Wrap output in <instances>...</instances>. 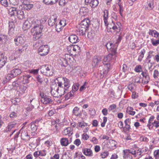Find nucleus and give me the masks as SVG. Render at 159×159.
Segmentation results:
<instances>
[{"mask_svg": "<svg viewBox=\"0 0 159 159\" xmlns=\"http://www.w3.org/2000/svg\"><path fill=\"white\" fill-rule=\"evenodd\" d=\"M57 82L53 83L51 87V92L54 94H64L66 91L68 90L70 87L69 80L66 78L60 77L56 79Z\"/></svg>", "mask_w": 159, "mask_h": 159, "instance_id": "nucleus-1", "label": "nucleus"}, {"mask_svg": "<svg viewBox=\"0 0 159 159\" xmlns=\"http://www.w3.org/2000/svg\"><path fill=\"white\" fill-rule=\"evenodd\" d=\"M103 20L105 25L107 26V30L109 32L113 33L114 34H116L117 33L120 31V23L117 22L115 25L112 21V23L108 24V12L107 10H105L103 11Z\"/></svg>", "mask_w": 159, "mask_h": 159, "instance_id": "nucleus-2", "label": "nucleus"}, {"mask_svg": "<svg viewBox=\"0 0 159 159\" xmlns=\"http://www.w3.org/2000/svg\"><path fill=\"white\" fill-rule=\"evenodd\" d=\"M33 25H34L31 30V33L33 36V40H36L38 39L41 35L43 26L41 24L40 21L36 19H35V23Z\"/></svg>", "mask_w": 159, "mask_h": 159, "instance_id": "nucleus-3", "label": "nucleus"}, {"mask_svg": "<svg viewBox=\"0 0 159 159\" xmlns=\"http://www.w3.org/2000/svg\"><path fill=\"white\" fill-rule=\"evenodd\" d=\"M40 70L42 73L47 76L52 75L53 74L52 68L51 66L43 65L41 67Z\"/></svg>", "mask_w": 159, "mask_h": 159, "instance_id": "nucleus-4", "label": "nucleus"}, {"mask_svg": "<svg viewBox=\"0 0 159 159\" xmlns=\"http://www.w3.org/2000/svg\"><path fill=\"white\" fill-rule=\"evenodd\" d=\"M35 20L33 19V18L30 19L26 20L23 24V29L25 30L29 29L30 27H33L34 25H33L35 21Z\"/></svg>", "mask_w": 159, "mask_h": 159, "instance_id": "nucleus-5", "label": "nucleus"}, {"mask_svg": "<svg viewBox=\"0 0 159 159\" xmlns=\"http://www.w3.org/2000/svg\"><path fill=\"white\" fill-rule=\"evenodd\" d=\"M49 51V48L48 45L41 46L38 49L39 54L41 56L47 55Z\"/></svg>", "mask_w": 159, "mask_h": 159, "instance_id": "nucleus-6", "label": "nucleus"}, {"mask_svg": "<svg viewBox=\"0 0 159 159\" xmlns=\"http://www.w3.org/2000/svg\"><path fill=\"white\" fill-rule=\"evenodd\" d=\"M85 2L86 4H89L90 6L93 8L96 7L99 3L98 0H85Z\"/></svg>", "mask_w": 159, "mask_h": 159, "instance_id": "nucleus-7", "label": "nucleus"}, {"mask_svg": "<svg viewBox=\"0 0 159 159\" xmlns=\"http://www.w3.org/2000/svg\"><path fill=\"white\" fill-rule=\"evenodd\" d=\"M110 66H107L105 67V68L102 66H100L99 68L100 70V74L101 75V78L104 77V75H106L108 73L109 71V68Z\"/></svg>", "mask_w": 159, "mask_h": 159, "instance_id": "nucleus-8", "label": "nucleus"}, {"mask_svg": "<svg viewBox=\"0 0 159 159\" xmlns=\"http://www.w3.org/2000/svg\"><path fill=\"white\" fill-rule=\"evenodd\" d=\"M47 154L46 150L43 149L38 150L34 152L33 153L34 156L35 157L39 156L42 157H45Z\"/></svg>", "mask_w": 159, "mask_h": 159, "instance_id": "nucleus-9", "label": "nucleus"}, {"mask_svg": "<svg viewBox=\"0 0 159 159\" xmlns=\"http://www.w3.org/2000/svg\"><path fill=\"white\" fill-rule=\"evenodd\" d=\"M57 16L56 15H52L48 21L49 25L51 26H53L56 23L57 21Z\"/></svg>", "mask_w": 159, "mask_h": 159, "instance_id": "nucleus-10", "label": "nucleus"}, {"mask_svg": "<svg viewBox=\"0 0 159 159\" xmlns=\"http://www.w3.org/2000/svg\"><path fill=\"white\" fill-rule=\"evenodd\" d=\"M16 44L17 45L23 44L25 41V38L24 37L18 36L17 38L14 39Z\"/></svg>", "mask_w": 159, "mask_h": 159, "instance_id": "nucleus-11", "label": "nucleus"}, {"mask_svg": "<svg viewBox=\"0 0 159 159\" xmlns=\"http://www.w3.org/2000/svg\"><path fill=\"white\" fill-rule=\"evenodd\" d=\"M141 75L144 78L142 80V83L143 84H147L149 82L150 79L148 73L146 72H142Z\"/></svg>", "mask_w": 159, "mask_h": 159, "instance_id": "nucleus-12", "label": "nucleus"}, {"mask_svg": "<svg viewBox=\"0 0 159 159\" xmlns=\"http://www.w3.org/2000/svg\"><path fill=\"white\" fill-rule=\"evenodd\" d=\"M21 139L23 140H30V138L28 135L27 131L26 130L22 129L21 134Z\"/></svg>", "mask_w": 159, "mask_h": 159, "instance_id": "nucleus-13", "label": "nucleus"}, {"mask_svg": "<svg viewBox=\"0 0 159 159\" xmlns=\"http://www.w3.org/2000/svg\"><path fill=\"white\" fill-rule=\"evenodd\" d=\"M70 42L72 43H75L79 41L77 36L75 34H72L70 35L68 38Z\"/></svg>", "mask_w": 159, "mask_h": 159, "instance_id": "nucleus-14", "label": "nucleus"}, {"mask_svg": "<svg viewBox=\"0 0 159 159\" xmlns=\"http://www.w3.org/2000/svg\"><path fill=\"white\" fill-rule=\"evenodd\" d=\"M72 130L73 129L71 127H68L63 130L62 134L64 135H68L69 137L72 134Z\"/></svg>", "mask_w": 159, "mask_h": 159, "instance_id": "nucleus-15", "label": "nucleus"}, {"mask_svg": "<svg viewBox=\"0 0 159 159\" xmlns=\"http://www.w3.org/2000/svg\"><path fill=\"white\" fill-rule=\"evenodd\" d=\"M89 12L88 9L86 7H82L80 9V13L82 16L87 15Z\"/></svg>", "mask_w": 159, "mask_h": 159, "instance_id": "nucleus-16", "label": "nucleus"}, {"mask_svg": "<svg viewBox=\"0 0 159 159\" xmlns=\"http://www.w3.org/2000/svg\"><path fill=\"white\" fill-rule=\"evenodd\" d=\"M87 28L80 25L77 31L78 32H79V34L80 35H83L85 34Z\"/></svg>", "mask_w": 159, "mask_h": 159, "instance_id": "nucleus-17", "label": "nucleus"}, {"mask_svg": "<svg viewBox=\"0 0 159 159\" xmlns=\"http://www.w3.org/2000/svg\"><path fill=\"white\" fill-rule=\"evenodd\" d=\"M7 61V58L2 54L0 55V67H3Z\"/></svg>", "mask_w": 159, "mask_h": 159, "instance_id": "nucleus-18", "label": "nucleus"}, {"mask_svg": "<svg viewBox=\"0 0 159 159\" xmlns=\"http://www.w3.org/2000/svg\"><path fill=\"white\" fill-rule=\"evenodd\" d=\"M84 154L86 156L91 157L93 155L92 150L90 148H85L82 150Z\"/></svg>", "mask_w": 159, "mask_h": 159, "instance_id": "nucleus-19", "label": "nucleus"}, {"mask_svg": "<svg viewBox=\"0 0 159 159\" xmlns=\"http://www.w3.org/2000/svg\"><path fill=\"white\" fill-rule=\"evenodd\" d=\"M148 151V149L146 148H139L137 150V155L142 156L147 152Z\"/></svg>", "mask_w": 159, "mask_h": 159, "instance_id": "nucleus-20", "label": "nucleus"}, {"mask_svg": "<svg viewBox=\"0 0 159 159\" xmlns=\"http://www.w3.org/2000/svg\"><path fill=\"white\" fill-rule=\"evenodd\" d=\"M11 72L12 74V75L15 77L20 74L21 73V71L20 69L15 68L12 70Z\"/></svg>", "mask_w": 159, "mask_h": 159, "instance_id": "nucleus-21", "label": "nucleus"}, {"mask_svg": "<svg viewBox=\"0 0 159 159\" xmlns=\"http://www.w3.org/2000/svg\"><path fill=\"white\" fill-rule=\"evenodd\" d=\"M90 20L89 19H86L83 20L80 23V25L82 26L88 28L89 25Z\"/></svg>", "mask_w": 159, "mask_h": 159, "instance_id": "nucleus-22", "label": "nucleus"}, {"mask_svg": "<svg viewBox=\"0 0 159 159\" xmlns=\"http://www.w3.org/2000/svg\"><path fill=\"white\" fill-rule=\"evenodd\" d=\"M58 0H43V2L47 5H52L56 3Z\"/></svg>", "mask_w": 159, "mask_h": 159, "instance_id": "nucleus-23", "label": "nucleus"}, {"mask_svg": "<svg viewBox=\"0 0 159 159\" xmlns=\"http://www.w3.org/2000/svg\"><path fill=\"white\" fill-rule=\"evenodd\" d=\"M15 26L13 22H10L9 24V33L12 34L14 33Z\"/></svg>", "mask_w": 159, "mask_h": 159, "instance_id": "nucleus-24", "label": "nucleus"}, {"mask_svg": "<svg viewBox=\"0 0 159 159\" xmlns=\"http://www.w3.org/2000/svg\"><path fill=\"white\" fill-rule=\"evenodd\" d=\"M24 51V46L21 48H20L17 50L15 52L16 53V56L15 57H13V58H17L20 55L22 52Z\"/></svg>", "mask_w": 159, "mask_h": 159, "instance_id": "nucleus-25", "label": "nucleus"}, {"mask_svg": "<svg viewBox=\"0 0 159 159\" xmlns=\"http://www.w3.org/2000/svg\"><path fill=\"white\" fill-rule=\"evenodd\" d=\"M16 124V123H14L12 122L9 123L6 127L5 131L6 132H8L11 131L15 126Z\"/></svg>", "mask_w": 159, "mask_h": 159, "instance_id": "nucleus-26", "label": "nucleus"}, {"mask_svg": "<svg viewBox=\"0 0 159 159\" xmlns=\"http://www.w3.org/2000/svg\"><path fill=\"white\" fill-rule=\"evenodd\" d=\"M116 53V50L114 49L113 52H111V53L109 54L107 56L108 58V62H110L113 59V56H114Z\"/></svg>", "mask_w": 159, "mask_h": 159, "instance_id": "nucleus-27", "label": "nucleus"}, {"mask_svg": "<svg viewBox=\"0 0 159 159\" xmlns=\"http://www.w3.org/2000/svg\"><path fill=\"white\" fill-rule=\"evenodd\" d=\"M17 11V9L13 7L10 8L9 10V14L11 16H16Z\"/></svg>", "mask_w": 159, "mask_h": 159, "instance_id": "nucleus-28", "label": "nucleus"}, {"mask_svg": "<svg viewBox=\"0 0 159 159\" xmlns=\"http://www.w3.org/2000/svg\"><path fill=\"white\" fill-rule=\"evenodd\" d=\"M123 158L124 159H132V156L125 150L123 151Z\"/></svg>", "mask_w": 159, "mask_h": 159, "instance_id": "nucleus-29", "label": "nucleus"}, {"mask_svg": "<svg viewBox=\"0 0 159 159\" xmlns=\"http://www.w3.org/2000/svg\"><path fill=\"white\" fill-rule=\"evenodd\" d=\"M74 158H77L78 159H85V157L80 152H76L74 156Z\"/></svg>", "mask_w": 159, "mask_h": 159, "instance_id": "nucleus-30", "label": "nucleus"}, {"mask_svg": "<svg viewBox=\"0 0 159 159\" xmlns=\"http://www.w3.org/2000/svg\"><path fill=\"white\" fill-rule=\"evenodd\" d=\"M60 142L61 145L63 146H66L69 144L68 140L67 138H62L61 139Z\"/></svg>", "mask_w": 159, "mask_h": 159, "instance_id": "nucleus-31", "label": "nucleus"}, {"mask_svg": "<svg viewBox=\"0 0 159 159\" xmlns=\"http://www.w3.org/2000/svg\"><path fill=\"white\" fill-rule=\"evenodd\" d=\"M16 15L20 19H23L24 18V12L22 11H17Z\"/></svg>", "mask_w": 159, "mask_h": 159, "instance_id": "nucleus-32", "label": "nucleus"}, {"mask_svg": "<svg viewBox=\"0 0 159 159\" xmlns=\"http://www.w3.org/2000/svg\"><path fill=\"white\" fill-rule=\"evenodd\" d=\"M125 150L129 154L131 153L134 155V157H136L137 155V152L134 148H131L130 149H125Z\"/></svg>", "mask_w": 159, "mask_h": 159, "instance_id": "nucleus-33", "label": "nucleus"}, {"mask_svg": "<svg viewBox=\"0 0 159 159\" xmlns=\"http://www.w3.org/2000/svg\"><path fill=\"white\" fill-rule=\"evenodd\" d=\"M23 7L24 9L25 10H30L32 8L33 6V4L30 3H23Z\"/></svg>", "mask_w": 159, "mask_h": 159, "instance_id": "nucleus-34", "label": "nucleus"}, {"mask_svg": "<svg viewBox=\"0 0 159 159\" xmlns=\"http://www.w3.org/2000/svg\"><path fill=\"white\" fill-rule=\"evenodd\" d=\"M153 3L150 2H148L145 5V9L147 10H151L153 8L152 7Z\"/></svg>", "mask_w": 159, "mask_h": 159, "instance_id": "nucleus-35", "label": "nucleus"}, {"mask_svg": "<svg viewBox=\"0 0 159 159\" xmlns=\"http://www.w3.org/2000/svg\"><path fill=\"white\" fill-rule=\"evenodd\" d=\"M23 82L24 84H27L29 82V79L30 78L31 76L30 75H23Z\"/></svg>", "mask_w": 159, "mask_h": 159, "instance_id": "nucleus-36", "label": "nucleus"}, {"mask_svg": "<svg viewBox=\"0 0 159 159\" xmlns=\"http://www.w3.org/2000/svg\"><path fill=\"white\" fill-rule=\"evenodd\" d=\"M133 108L131 107H128L127 108V111L129 115L134 116L135 113V111H133Z\"/></svg>", "mask_w": 159, "mask_h": 159, "instance_id": "nucleus-37", "label": "nucleus"}, {"mask_svg": "<svg viewBox=\"0 0 159 159\" xmlns=\"http://www.w3.org/2000/svg\"><path fill=\"white\" fill-rule=\"evenodd\" d=\"M78 124L79 127L82 129H83L85 127H87L88 125L87 123L85 122L84 121L79 122Z\"/></svg>", "mask_w": 159, "mask_h": 159, "instance_id": "nucleus-38", "label": "nucleus"}, {"mask_svg": "<svg viewBox=\"0 0 159 159\" xmlns=\"http://www.w3.org/2000/svg\"><path fill=\"white\" fill-rule=\"evenodd\" d=\"M72 49L73 52H79L80 47L77 45H72Z\"/></svg>", "mask_w": 159, "mask_h": 159, "instance_id": "nucleus-39", "label": "nucleus"}, {"mask_svg": "<svg viewBox=\"0 0 159 159\" xmlns=\"http://www.w3.org/2000/svg\"><path fill=\"white\" fill-rule=\"evenodd\" d=\"M116 141L112 140L110 139L109 140L108 145H110V146L109 147H111L112 148L114 147H116Z\"/></svg>", "mask_w": 159, "mask_h": 159, "instance_id": "nucleus-40", "label": "nucleus"}, {"mask_svg": "<svg viewBox=\"0 0 159 159\" xmlns=\"http://www.w3.org/2000/svg\"><path fill=\"white\" fill-rule=\"evenodd\" d=\"M100 154L101 158L103 159L106 158L109 155V153L108 151H105L101 152Z\"/></svg>", "mask_w": 159, "mask_h": 159, "instance_id": "nucleus-41", "label": "nucleus"}, {"mask_svg": "<svg viewBox=\"0 0 159 159\" xmlns=\"http://www.w3.org/2000/svg\"><path fill=\"white\" fill-rule=\"evenodd\" d=\"M134 70L135 72L138 73L143 72L142 70V66L140 65H137L135 67Z\"/></svg>", "mask_w": 159, "mask_h": 159, "instance_id": "nucleus-42", "label": "nucleus"}, {"mask_svg": "<svg viewBox=\"0 0 159 159\" xmlns=\"http://www.w3.org/2000/svg\"><path fill=\"white\" fill-rule=\"evenodd\" d=\"M110 44H112V43L109 42L107 43L106 46L107 49H109L111 52H113L114 49L116 50V47H115L114 48H113L111 46Z\"/></svg>", "mask_w": 159, "mask_h": 159, "instance_id": "nucleus-43", "label": "nucleus"}, {"mask_svg": "<svg viewBox=\"0 0 159 159\" xmlns=\"http://www.w3.org/2000/svg\"><path fill=\"white\" fill-rule=\"evenodd\" d=\"M101 57H97V56H95L93 59V62L96 64L101 61Z\"/></svg>", "mask_w": 159, "mask_h": 159, "instance_id": "nucleus-44", "label": "nucleus"}, {"mask_svg": "<svg viewBox=\"0 0 159 159\" xmlns=\"http://www.w3.org/2000/svg\"><path fill=\"white\" fill-rule=\"evenodd\" d=\"M55 29L58 32H60L61 30L62 29V26L60 25L59 24H57V23H56Z\"/></svg>", "mask_w": 159, "mask_h": 159, "instance_id": "nucleus-45", "label": "nucleus"}, {"mask_svg": "<svg viewBox=\"0 0 159 159\" xmlns=\"http://www.w3.org/2000/svg\"><path fill=\"white\" fill-rule=\"evenodd\" d=\"M0 2L2 5L5 7L8 6L9 3L7 0H0Z\"/></svg>", "mask_w": 159, "mask_h": 159, "instance_id": "nucleus-46", "label": "nucleus"}, {"mask_svg": "<svg viewBox=\"0 0 159 159\" xmlns=\"http://www.w3.org/2000/svg\"><path fill=\"white\" fill-rule=\"evenodd\" d=\"M151 43L153 46H157L159 44V39L156 40L152 39H151Z\"/></svg>", "mask_w": 159, "mask_h": 159, "instance_id": "nucleus-47", "label": "nucleus"}, {"mask_svg": "<svg viewBox=\"0 0 159 159\" xmlns=\"http://www.w3.org/2000/svg\"><path fill=\"white\" fill-rule=\"evenodd\" d=\"M63 58L68 61H69L71 59L73 58L72 56L69 54H65Z\"/></svg>", "mask_w": 159, "mask_h": 159, "instance_id": "nucleus-48", "label": "nucleus"}, {"mask_svg": "<svg viewBox=\"0 0 159 159\" xmlns=\"http://www.w3.org/2000/svg\"><path fill=\"white\" fill-rule=\"evenodd\" d=\"M14 77V76L12 75V74L11 72L10 73H8L6 77V79L7 81H9L11 79Z\"/></svg>", "mask_w": 159, "mask_h": 159, "instance_id": "nucleus-49", "label": "nucleus"}, {"mask_svg": "<svg viewBox=\"0 0 159 159\" xmlns=\"http://www.w3.org/2000/svg\"><path fill=\"white\" fill-rule=\"evenodd\" d=\"M31 128L33 131L35 132L37 129V126L34 123H31Z\"/></svg>", "mask_w": 159, "mask_h": 159, "instance_id": "nucleus-50", "label": "nucleus"}, {"mask_svg": "<svg viewBox=\"0 0 159 159\" xmlns=\"http://www.w3.org/2000/svg\"><path fill=\"white\" fill-rule=\"evenodd\" d=\"M27 89L26 87L23 85L20 86L19 87V91L21 93H24Z\"/></svg>", "mask_w": 159, "mask_h": 159, "instance_id": "nucleus-51", "label": "nucleus"}, {"mask_svg": "<svg viewBox=\"0 0 159 159\" xmlns=\"http://www.w3.org/2000/svg\"><path fill=\"white\" fill-rule=\"evenodd\" d=\"M39 69H34L30 70H29V72L31 74L34 75H36L38 73Z\"/></svg>", "mask_w": 159, "mask_h": 159, "instance_id": "nucleus-52", "label": "nucleus"}, {"mask_svg": "<svg viewBox=\"0 0 159 159\" xmlns=\"http://www.w3.org/2000/svg\"><path fill=\"white\" fill-rule=\"evenodd\" d=\"M7 37L3 35H0V43H1L3 41H6Z\"/></svg>", "mask_w": 159, "mask_h": 159, "instance_id": "nucleus-53", "label": "nucleus"}, {"mask_svg": "<svg viewBox=\"0 0 159 159\" xmlns=\"http://www.w3.org/2000/svg\"><path fill=\"white\" fill-rule=\"evenodd\" d=\"M145 53V51L143 49L140 52V54L139 56V57L138 58V60L139 61H141L143 57L144 54Z\"/></svg>", "mask_w": 159, "mask_h": 159, "instance_id": "nucleus-54", "label": "nucleus"}, {"mask_svg": "<svg viewBox=\"0 0 159 159\" xmlns=\"http://www.w3.org/2000/svg\"><path fill=\"white\" fill-rule=\"evenodd\" d=\"M119 6V12L120 15L122 16V12L124 11V8L123 6L121 3L118 4Z\"/></svg>", "mask_w": 159, "mask_h": 159, "instance_id": "nucleus-55", "label": "nucleus"}, {"mask_svg": "<svg viewBox=\"0 0 159 159\" xmlns=\"http://www.w3.org/2000/svg\"><path fill=\"white\" fill-rule=\"evenodd\" d=\"M40 96L41 98H43L44 99H50V98L48 97L47 96L43 93H40Z\"/></svg>", "mask_w": 159, "mask_h": 159, "instance_id": "nucleus-56", "label": "nucleus"}, {"mask_svg": "<svg viewBox=\"0 0 159 159\" xmlns=\"http://www.w3.org/2000/svg\"><path fill=\"white\" fill-rule=\"evenodd\" d=\"M52 142L51 140H47L44 143V144L47 147L51 146L52 145Z\"/></svg>", "mask_w": 159, "mask_h": 159, "instance_id": "nucleus-57", "label": "nucleus"}, {"mask_svg": "<svg viewBox=\"0 0 159 159\" xmlns=\"http://www.w3.org/2000/svg\"><path fill=\"white\" fill-rule=\"evenodd\" d=\"M37 79L38 82L40 83H42L43 82V77L42 76L39 75L37 77Z\"/></svg>", "mask_w": 159, "mask_h": 159, "instance_id": "nucleus-58", "label": "nucleus"}, {"mask_svg": "<svg viewBox=\"0 0 159 159\" xmlns=\"http://www.w3.org/2000/svg\"><path fill=\"white\" fill-rule=\"evenodd\" d=\"M108 93L109 96L111 98H115L114 97L115 96V93L113 90H112V89L110 90Z\"/></svg>", "mask_w": 159, "mask_h": 159, "instance_id": "nucleus-59", "label": "nucleus"}, {"mask_svg": "<svg viewBox=\"0 0 159 159\" xmlns=\"http://www.w3.org/2000/svg\"><path fill=\"white\" fill-rule=\"evenodd\" d=\"M154 154L156 159H159V149L155 150Z\"/></svg>", "mask_w": 159, "mask_h": 159, "instance_id": "nucleus-60", "label": "nucleus"}, {"mask_svg": "<svg viewBox=\"0 0 159 159\" xmlns=\"http://www.w3.org/2000/svg\"><path fill=\"white\" fill-rule=\"evenodd\" d=\"M79 84L78 83L74 84L72 88L73 91H77L79 89Z\"/></svg>", "mask_w": 159, "mask_h": 159, "instance_id": "nucleus-61", "label": "nucleus"}, {"mask_svg": "<svg viewBox=\"0 0 159 159\" xmlns=\"http://www.w3.org/2000/svg\"><path fill=\"white\" fill-rule=\"evenodd\" d=\"M130 129V126L129 125H127L123 127V130L125 132L129 131Z\"/></svg>", "mask_w": 159, "mask_h": 159, "instance_id": "nucleus-62", "label": "nucleus"}, {"mask_svg": "<svg viewBox=\"0 0 159 159\" xmlns=\"http://www.w3.org/2000/svg\"><path fill=\"white\" fill-rule=\"evenodd\" d=\"M66 95L68 97V99H72L73 97V91H70Z\"/></svg>", "mask_w": 159, "mask_h": 159, "instance_id": "nucleus-63", "label": "nucleus"}, {"mask_svg": "<svg viewBox=\"0 0 159 159\" xmlns=\"http://www.w3.org/2000/svg\"><path fill=\"white\" fill-rule=\"evenodd\" d=\"M17 116V114L16 113L13 112L10 114L9 116L10 118H14L16 117Z\"/></svg>", "mask_w": 159, "mask_h": 159, "instance_id": "nucleus-64", "label": "nucleus"}]
</instances>
